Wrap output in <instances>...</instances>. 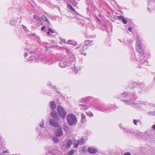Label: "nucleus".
Here are the masks:
<instances>
[{"label":"nucleus","instance_id":"obj_1","mask_svg":"<svg viewBox=\"0 0 155 155\" xmlns=\"http://www.w3.org/2000/svg\"><path fill=\"white\" fill-rule=\"evenodd\" d=\"M67 120L68 124L70 126L75 125L77 123L76 117L73 114H70L67 115Z\"/></svg>","mask_w":155,"mask_h":155},{"label":"nucleus","instance_id":"obj_2","mask_svg":"<svg viewBox=\"0 0 155 155\" xmlns=\"http://www.w3.org/2000/svg\"><path fill=\"white\" fill-rule=\"evenodd\" d=\"M57 111L61 117L63 118L65 117L66 113L64 110L62 106L60 105L58 106Z\"/></svg>","mask_w":155,"mask_h":155},{"label":"nucleus","instance_id":"obj_3","mask_svg":"<svg viewBox=\"0 0 155 155\" xmlns=\"http://www.w3.org/2000/svg\"><path fill=\"white\" fill-rule=\"evenodd\" d=\"M55 118H51L49 120V124H50L56 127L59 126L57 122V120Z\"/></svg>","mask_w":155,"mask_h":155},{"label":"nucleus","instance_id":"obj_4","mask_svg":"<svg viewBox=\"0 0 155 155\" xmlns=\"http://www.w3.org/2000/svg\"><path fill=\"white\" fill-rule=\"evenodd\" d=\"M55 130V134L57 136L59 137L62 135L63 134L61 127L59 126L56 127Z\"/></svg>","mask_w":155,"mask_h":155},{"label":"nucleus","instance_id":"obj_5","mask_svg":"<svg viewBox=\"0 0 155 155\" xmlns=\"http://www.w3.org/2000/svg\"><path fill=\"white\" fill-rule=\"evenodd\" d=\"M136 40L137 42V45L136 46V50L139 53H140V50L141 49V44L140 43V42L139 41V39L138 38H136Z\"/></svg>","mask_w":155,"mask_h":155},{"label":"nucleus","instance_id":"obj_6","mask_svg":"<svg viewBox=\"0 0 155 155\" xmlns=\"http://www.w3.org/2000/svg\"><path fill=\"white\" fill-rule=\"evenodd\" d=\"M51 116L53 118H55L56 120L59 119V117L56 111H52L51 113Z\"/></svg>","mask_w":155,"mask_h":155},{"label":"nucleus","instance_id":"obj_7","mask_svg":"<svg viewBox=\"0 0 155 155\" xmlns=\"http://www.w3.org/2000/svg\"><path fill=\"white\" fill-rule=\"evenodd\" d=\"M117 19L121 20L124 24H126L127 23V21L125 18L122 16H118Z\"/></svg>","mask_w":155,"mask_h":155},{"label":"nucleus","instance_id":"obj_8","mask_svg":"<svg viewBox=\"0 0 155 155\" xmlns=\"http://www.w3.org/2000/svg\"><path fill=\"white\" fill-rule=\"evenodd\" d=\"M69 66V65L68 64V63H66V61L63 62V61H61L59 63V65L62 68H64L65 67L66 65Z\"/></svg>","mask_w":155,"mask_h":155},{"label":"nucleus","instance_id":"obj_9","mask_svg":"<svg viewBox=\"0 0 155 155\" xmlns=\"http://www.w3.org/2000/svg\"><path fill=\"white\" fill-rule=\"evenodd\" d=\"M73 143L74 147L76 148L78 147L79 144H80L79 140H76L75 139H74L73 140Z\"/></svg>","mask_w":155,"mask_h":155},{"label":"nucleus","instance_id":"obj_10","mask_svg":"<svg viewBox=\"0 0 155 155\" xmlns=\"http://www.w3.org/2000/svg\"><path fill=\"white\" fill-rule=\"evenodd\" d=\"M88 151L91 153H95L97 152V150L93 148L92 147H90L88 148Z\"/></svg>","mask_w":155,"mask_h":155},{"label":"nucleus","instance_id":"obj_11","mask_svg":"<svg viewBox=\"0 0 155 155\" xmlns=\"http://www.w3.org/2000/svg\"><path fill=\"white\" fill-rule=\"evenodd\" d=\"M49 104L51 109L53 110L56 108V104L54 101H51L50 102Z\"/></svg>","mask_w":155,"mask_h":155},{"label":"nucleus","instance_id":"obj_12","mask_svg":"<svg viewBox=\"0 0 155 155\" xmlns=\"http://www.w3.org/2000/svg\"><path fill=\"white\" fill-rule=\"evenodd\" d=\"M86 121V117L85 115L83 114H81V121L83 123H84Z\"/></svg>","mask_w":155,"mask_h":155},{"label":"nucleus","instance_id":"obj_13","mask_svg":"<svg viewBox=\"0 0 155 155\" xmlns=\"http://www.w3.org/2000/svg\"><path fill=\"white\" fill-rule=\"evenodd\" d=\"M74 57H72L70 58H69L67 59L66 61V62H68L69 63H70V62H71V61H74Z\"/></svg>","mask_w":155,"mask_h":155},{"label":"nucleus","instance_id":"obj_14","mask_svg":"<svg viewBox=\"0 0 155 155\" xmlns=\"http://www.w3.org/2000/svg\"><path fill=\"white\" fill-rule=\"evenodd\" d=\"M67 8H69L71 11L75 12V10L73 7L68 4H67Z\"/></svg>","mask_w":155,"mask_h":155},{"label":"nucleus","instance_id":"obj_15","mask_svg":"<svg viewBox=\"0 0 155 155\" xmlns=\"http://www.w3.org/2000/svg\"><path fill=\"white\" fill-rule=\"evenodd\" d=\"M41 19L44 21H47L49 25H50L49 21L47 19V18L45 15H42L41 16Z\"/></svg>","mask_w":155,"mask_h":155},{"label":"nucleus","instance_id":"obj_16","mask_svg":"<svg viewBox=\"0 0 155 155\" xmlns=\"http://www.w3.org/2000/svg\"><path fill=\"white\" fill-rule=\"evenodd\" d=\"M52 140L54 142L56 143L59 141V139L56 137H53L52 138Z\"/></svg>","mask_w":155,"mask_h":155},{"label":"nucleus","instance_id":"obj_17","mask_svg":"<svg viewBox=\"0 0 155 155\" xmlns=\"http://www.w3.org/2000/svg\"><path fill=\"white\" fill-rule=\"evenodd\" d=\"M72 144V141L71 140H69L67 142V147H70Z\"/></svg>","mask_w":155,"mask_h":155},{"label":"nucleus","instance_id":"obj_18","mask_svg":"<svg viewBox=\"0 0 155 155\" xmlns=\"http://www.w3.org/2000/svg\"><path fill=\"white\" fill-rule=\"evenodd\" d=\"M81 110H86L88 108V107L87 106L83 105H81Z\"/></svg>","mask_w":155,"mask_h":155},{"label":"nucleus","instance_id":"obj_19","mask_svg":"<svg viewBox=\"0 0 155 155\" xmlns=\"http://www.w3.org/2000/svg\"><path fill=\"white\" fill-rule=\"evenodd\" d=\"M33 18L35 19L37 21L41 20L40 18L37 15H34L33 16Z\"/></svg>","mask_w":155,"mask_h":155},{"label":"nucleus","instance_id":"obj_20","mask_svg":"<svg viewBox=\"0 0 155 155\" xmlns=\"http://www.w3.org/2000/svg\"><path fill=\"white\" fill-rule=\"evenodd\" d=\"M79 143H80V144L81 145L83 144L84 143V139L83 138H82L80 140V141L79 140Z\"/></svg>","mask_w":155,"mask_h":155},{"label":"nucleus","instance_id":"obj_21","mask_svg":"<svg viewBox=\"0 0 155 155\" xmlns=\"http://www.w3.org/2000/svg\"><path fill=\"white\" fill-rule=\"evenodd\" d=\"M64 129L66 131H68L69 130V128L66 125H65L64 126Z\"/></svg>","mask_w":155,"mask_h":155},{"label":"nucleus","instance_id":"obj_22","mask_svg":"<svg viewBox=\"0 0 155 155\" xmlns=\"http://www.w3.org/2000/svg\"><path fill=\"white\" fill-rule=\"evenodd\" d=\"M74 153V150H72L70 151V152L68 153L67 155H73Z\"/></svg>","mask_w":155,"mask_h":155},{"label":"nucleus","instance_id":"obj_23","mask_svg":"<svg viewBox=\"0 0 155 155\" xmlns=\"http://www.w3.org/2000/svg\"><path fill=\"white\" fill-rule=\"evenodd\" d=\"M47 28L48 29L49 31L50 32V33H54V31L51 28H50L49 26H47Z\"/></svg>","mask_w":155,"mask_h":155},{"label":"nucleus","instance_id":"obj_24","mask_svg":"<svg viewBox=\"0 0 155 155\" xmlns=\"http://www.w3.org/2000/svg\"><path fill=\"white\" fill-rule=\"evenodd\" d=\"M22 26L23 29L26 32L28 31V30L27 29V28L25 26H24L23 25H22Z\"/></svg>","mask_w":155,"mask_h":155},{"label":"nucleus","instance_id":"obj_25","mask_svg":"<svg viewBox=\"0 0 155 155\" xmlns=\"http://www.w3.org/2000/svg\"><path fill=\"white\" fill-rule=\"evenodd\" d=\"M91 42H92V41H89V40L86 41H85L84 43H85V45H87L89 44Z\"/></svg>","mask_w":155,"mask_h":155},{"label":"nucleus","instance_id":"obj_26","mask_svg":"<svg viewBox=\"0 0 155 155\" xmlns=\"http://www.w3.org/2000/svg\"><path fill=\"white\" fill-rule=\"evenodd\" d=\"M87 114L88 116H89L90 115H91L92 116H93L92 113L90 112H89L87 113Z\"/></svg>","mask_w":155,"mask_h":155},{"label":"nucleus","instance_id":"obj_27","mask_svg":"<svg viewBox=\"0 0 155 155\" xmlns=\"http://www.w3.org/2000/svg\"><path fill=\"white\" fill-rule=\"evenodd\" d=\"M139 122L138 121H137L136 120H133V122H134V124L136 125H137V122Z\"/></svg>","mask_w":155,"mask_h":155},{"label":"nucleus","instance_id":"obj_28","mask_svg":"<svg viewBox=\"0 0 155 155\" xmlns=\"http://www.w3.org/2000/svg\"><path fill=\"white\" fill-rule=\"evenodd\" d=\"M45 28H46V27L45 26H44L42 27L41 28V30L42 31H43L45 29Z\"/></svg>","mask_w":155,"mask_h":155},{"label":"nucleus","instance_id":"obj_29","mask_svg":"<svg viewBox=\"0 0 155 155\" xmlns=\"http://www.w3.org/2000/svg\"><path fill=\"white\" fill-rule=\"evenodd\" d=\"M44 123L43 122V120L42 123L39 125L41 127H42L44 126Z\"/></svg>","mask_w":155,"mask_h":155},{"label":"nucleus","instance_id":"obj_30","mask_svg":"<svg viewBox=\"0 0 155 155\" xmlns=\"http://www.w3.org/2000/svg\"><path fill=\"white\" fill-rule=\"evenodd\" d=\"M27 55H28V53L25 52V54H24V57H26L27 56Z\"/></svg>","mask_w":155,"mask_h":155},{"label":"nucleus","instance_id":"obj_31","mask_svg":"<svg viewBox=\"0 0 155 155\" xmlns=\"http://www.w3.org/2000/svg\"><path fill=\"white\" fill-rule=\"evenodd\" d=\"M151 128L155 130V125H153L152 127Z\"/></svg>","mask_w":155,"mask_h":155},{"label":"nucleus","instance_id":"obj_32","mask_svg":"<svg viewBox=\"0 0 155 155\" xmlns=\"http://www.w3.org/2000/svg\"><path fill=\"white\" fill-rule=\"evenodd\" d=\"M124 155H131V154L129 153H125Z\"/></svg>","mask_w":155,"mask_h":155},{"label":"nucleus","instance_id":"obj_33","mask_svg":"<svg viewBox=\"0 0 155 155\" xmlns=\"http://www.w3.org/2000/svg\"><path fill=\"white\" fill-rule=\"evenodd\" d=\"M13 23H14V22L13 21H10V23L11 25H13Z\"/></svg>","mask_w":155,"mask_h":155},{"label":"nucleus","instance_id":"obj_34","mask_svg":"<svg viewBox=\"0 0 155 155\" xmlns=\"http://www.w3.org/2000/svg\"><path fill=\"white\" fill-rule=\"evenodd\" d=\"M128 30L130 31H131L132 30V28H128Z\"/></svg>","mask_w":155,"mask_h":155},{"label":"nucleus","instance_id":"obj_35","mask_svg":"<svg viewBox=\"0 0 155 155\" xmlns=\"http://www.w3.org/2000/svg\"><path fill=\"white\" fill-rule=\"evenodd\" d=\"M61 41L63 42H65V40H63V39L61 40Z\"/></svg>","mask_w":155,"mask_h":155},{"label":"nucleus","instance_id":"obj_36","mask_svg":"<svg viewBox=\"0 0 155 155\" xmlns=\"http://www.w3.org/2000/svg\"><path fill=\"white\" fill-rule=\"evenodd\" d=\"M74 73L75 74H77L78 73V71H77L75 69V70H74Z\"/></svg>","mask_w":155,"mask_h":155},{"label":"nucleus","instance_id":"obj_37","mask_svg":"<svg viewBox=\"0 0 155 155\" xmlns=\"http://www.w3.org/2000/svg\"><path fill=\"white\" fill-rule=\"evenodd\" d=\"M47 34L48 35H49L50 34V32L48 31V32H47Z\"/></svg>","mask_w":155,"mask_h":155},{"label":"nucleus","instance_id":"obj_38","mask_svg":"<svg viewBox=\"0 0 155 155\" xmlns=\"http://www.w3.org/2000/svg\"><path fill=\"white\" fill-rule=\"evenodd\" d=\"M70 41H68V43H70Z\"/></svg>","mask_w":155,"mask_h":155},{"label":"nucleus","instance_id":"obj_39","mask_svg":"<svg viewBox=\"0 0 155 155\" xmlns=\"http://www.w3.org/2000/svg\"><path fill=\"white\" fill-rule=\"evenodd\" d=\"M70 67H72V68H74V67H71V66Z\"/></svg>","mask_w":155,"mask_h":155},{"label":"nucleus","instance_id":"obj_40","mask_svg":"<svg viewBox=\"0 0 155 155\" xmlns=\"http://www.w3.org/2000/svg\"><path fill=\"white\" fill-rule=\"evenodd\" d=\"M30 54H31V52H30Z\"/></svg>","mask_w":155,"mask_h":155}]
</instances>
